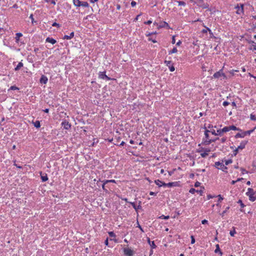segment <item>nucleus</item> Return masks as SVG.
I'll return each instance as SVG.
<instances>
[{
    "mask_svg": "<svg viewBox=\"0 0 256 256\" xmlns=\"http://www.w3.org/2000/svg\"><path fill=\"white\" fill-rule=\"evenodd\" d=\"M238 72V70H232L230 71V73L232 75H234L236 72Z\"/></svg>",
    "mask_w": 256,
    "mask_h": 256,
    "instance_id": "nucleus-48",
    "label": "nucleus"
},
{
    "mask_svg": "<svg viewBox=\"0 0 256 256\" xmlns=\"http://www.w3.org/2000/svg\"><path fill=\"white\" fill-rule=\"evenodd\" d=\"M32 124H33L34 126L36 128H39L40 126V122L39 120H36L35 122H33Z\"/></svg>",
    "mask_w": 256,
    "mask_h": 256,
    "instance_id": "nucleus-21",
    "label": "nucleus"
},
{
    "mask_svg": "<svg viewBox=\"0 0 256 256\" xmlns=\"http://www.w3.org/2000/svg\"><path fill=\"white\" fill-rule=\"evenodd\" d=\"M177 52H178L177 48H174L172 50L169 52L168 54H172L176 53Z\"/></svg>",
    "mask_w": 256,
    "mask_h": 256,
    "instance_id": "nucleus-31",
    "label": "nucleus"
},
{
    "mask_svg": "<svg viewBox=\"0 0 256 256\" xmlns=\"http://www.w3.org/2000/svg\"><path fill=\"white\" fill-rule=\"evenodd\" d=\"M214 252L216 253L219 252L220 255V256H222V252L220 251L218 244H216V249L215 250Z\"/></svg>",
    "mask_w": 256,
    "mask_h": 256,
    "instance_id": "nucleus-23",
    "label": "nucleus"
},
{
    "mask_svg": "<svg viewBox=\"0 0 256 256\" xmlns=\"http://www.w3.org/2000/svg\"><path fill=\"white\" fill-rule=\"evenodd\" d=\"M170 218V216H164V215H162L161 216H160L159 217V218L160 219H164V220H168V218Z\"/></svg>",
    "mask_w": 256,
    "mask_h": 256,
    "instance_id": "nucleus-36",
    "label": "nucleus"
},
{
    "mask_svg": "<svg viewBox=\"0 0 256 256\" xmlns=\"http://www.w3.org/2000/svg\"><path fill=\"white\" fill-rule=\"evenodd\" d=\"M228 130L227 126H225L222 129L218 130L216 134H218V136H222L224 132H228Z\"/></svg>",
    "mask_w": 256,
    "mask_h": 256,
    "instance_id": "nucleus-9",
    "label": "nucleus"
},
{
    "mask_svg": "<svg viewBox=\"0 0 256 256\" xmlns=\"http://www.w3.org/2000/svg\"><path fill=\"white\" fill-rule=\"evenodd\" d=\"M108 234L110 237H112V238H116V234L113 232H108Z\"/></svg>",
    "mask_w": 256,
    "mask_h": 256,
    "instance_id": "nucleus-35",
    "label": "nucleus"
},
{
    "mask_svg": "<svg viewBox=\"0 0 256 256\" xmlns=\"http://www.w3.org/2000/svg\"><path fill=\"white\" fill-rule=\"evenodd\" d=\"M247 143L248 140L242 141L240 142V146H238V148L236 149L235 152H236V153L238 152L239 150H243L245 148L246 145L247 144Z\"/></svg>",
    "mask_w": 256,
    "mask_h": 256,
    "instance_id": "nucleus-6",
    "label": "nucleus"
},
{
    "mask_svg": "<svg viewBox=\"0 0 256 256\" xmlns=\"http://www.w3.org/2000/svg\"><path fill=\"white\" fill-rule=\"evenodd\" d=\"M41 179L43 182H46V180H48V178L47 174H44L41 176Z\"/></svg>",
    "mask_w": 256,
    "mask_h": 256,
    "instance_id": "nucleus-24",
    "label": "nucleus"
},
{
    "mask_svg": "<svg viewBox=\"0 0 256 256\" xmlns=\"http://www.w3.org/2000/svg\"><path fill=\"white\" fill-rule=\"evenodd\" d=\"M57 0H42V1H44L46 2H50L52 4L55 5L56 4V1Z\"/></svg>",
    "mask_w": 256,
    "mask_h": 256,
    "instance_id": "nucleus-28",
    "label": "nucleus"
},
{
    "mask_svg": "<svg viewBox=\"0 0 256 256\" xmlns=\"http://www.w3.org/2000/svg\"><path fill=\"white\" fill-rule=\"evenodd\" d=\"M160 28L168 27V24L167 22H164L159 26Z\"/></svg>",
    "mask_w": 256,
    "mask_h": 256,
    "instance_id": "nucleus-29",
    "label": "nucleus"
},
{
    "mask_svg": "<svg viewBox=\"0 0 256 256\" xmlns=\"http://www.w3.org/2000/svg\"><path fill=\"white\" fill-rule=\"evenodd\" d=\"M220 140V138H214L213 140H210L208 141V144H210L212 143V142H215L217 140Z\"/></svg>",
    "mask_w": 256,
    "mask_h": 256,
    "instance_id": "nucleus-34",
    "label": "nucleus"
},
{
    "mask_svg": "<svg viewBox=\"0 0 256 256\" xmlns=\"http://www.w3.org/2000/svg\"><path fill=\"white\" fill-rule=\"evenodd\" d=\"M138 227L140 230L142 232H144L143 228H142V226L140 224L138 225Z\"/></svg>",
    "mask_w": 256,
    "mask_h": 256,
    "instance_id": "nucleus-64",
    "label": "nucleus"
},
{
    "mask_svg": "<svg viewBox=\"0 0 256 256\" xmlns=\"http://www.w3.org/2000/svg\"><path fill=\"white\" fill-rule=\"evenodd\" d=\"M80 6L82 7L88 8L89 6V4L86 2H82Z\"/></svg>",
    "mask_w": 256,
    "mask_h": 256,
    "instance_id": "nucleus-25",
    "label": "nucleus"
},
{
    "mask_svg": "<svg viewBox=\"0 0 256 256\" xmlns=\"http://www.w3.org/2000/svg\"><path fill=\"white\" fill-rule=\"evenodd\" d=\"M81 2L80 0H72L73 4L77 8L80 6Z\"/></svg>",
    "mask_w": 256,
    "mask_h": 256,
    "instance_id": "nucleus-17",
    "label": "nucleus"
},
{
    "mask_svg": "<svg viewBox=\"0 0 256 256\" xmlns=\"http://www.w3.org/2000/svg\"><path fill=\"white\" fill-rule=\"evenodd\" d=\"M46 42H48L51 43L52 44H55L56 42V40H55L54 39L52 38H50V37H48L46 38Z\"/></svg>",
    "mask_w": 256,
    "mask_h": 256,
    "instance_id": "nucleus-13",
    "label": "nucleus"
},
{
    "mask_svg": "<svg viewBox=\"0 0 256 256\" xmlns=\"http://www.w3.org/2000/svg\"><path fill=\"white\" fill-rule=\"evenodd\" d=\"M230 209V207L229 206H228L226 208V210L222 212V214H220V215L222 216H224V214H226L227 212L228 211V210Z\"/></svg>",
    "mask_w": 256,
    "mask_h": 256,
    "instance_id": "nucleus-32",
    "label": "nucleus"
},
{
    "mask_svg": "<svg viewBox=\"0 0 256 256\" xmlns=\"http://www.w3.org/2000/svg\"><path fill=\"white\" fill-rule=\"evenodd\" d=\"M256 129V126L252 130L244 132V136H246V135H250Z\"/></svg>",
    "mask_w": 256,
    "mask_h": 256,
    "instance_id": "nucleus-20",
    "label": "nucleus"
},
{
    "mask_svg": "<svg viewBox=\"0 0 256 256\" xmlns=\"http://www.w3.org/2000/svg\"><path fill=\"white\" fill-rule=\"evenodd\" d=\"M213 78H222L224 79H226L227 76L222 72V69L220 70L219 71L214 73L213 75Z\"/></svg>",
    "mask_w": 256,
    "mask_h": 256,
    "instance_id": "nucleus-2",
    "label": "nucleus"
},
{
    "mask_svg": "<svg viewBox=\"0 0 256 256\" xmlns=\"http://www.w3.org/2000/svg\"><path fill=\"white\" fill-rule=\"evenodd\" d=\"M236 234V232L235 230V228L232 227V230L230 231V234L232 236H234Z\"/></svg>",
    "mask_w": 256,
    "mask_h": 256,
    "instance_id": "nucleus-27",
    "label": "nucleus"
},
{
    "mask_svg": "<svg viewBox=\"0 0 256 256\" xmlns=\"http://www.w3.org/2000/svg\"><path fill=\"white\" fill-rule=\"evenodd\" d=\"M208 32H209L211 34H212V30L207 27H206V28L202 30V32L204 34Z\"/></svg>",
    "mask_w": 256,
    "mask_h": 256,
    "instance_id": "nucleus-26",
    "label": "nucleus"
},
{
    "mask_svg": "<svg viewBox=\"0 0 256 256\" xmlns=\"http://www.w3.org/2000/svg\"><path fill=\"white\" fill-rule=\"evenodd\" d=\"M250 118L252 120H256V116L252 114L250 115Z\"/></svg>",
    "mask_w": 256,
    "mask_h": 256,
    "instance_id": "nucleus-38",
    "label": "nucleus"
},
{
    "mask_svg": "<svg viewBox=\"0 0 256 256\" xmlns=\"http://www.w3.org/2000/svg\"><path fill=\"white\" fill-rule=\"evenodd\" d=\"M150 244L152 248H155L156 247V245L154 244V241H152L151 242Z\"/></svg>",
    "mask_w": 256,
    "mask_h": 256,
    "instance_id": "nucleus-42",
    "label": "nucleus"
},
{
    "mask_svg": "<svg viewBox=\"0 0 256 256\" xmlns=\"http://www.w3.org/2000/svg\"><path fill=\"white\" fill-rule=\"evenodd\" d=\"M244 4H240V6L238 4L235 8L237 10L236 12L238 14H244Z\"/></svg>",
    "mask_w": 256,
    "mask_h": 256,
    "instance_id": "nucleus-4",
    "label": "nucleus"
},
{
    "mask_svg": "<svg viewBox=\"0 0 256 256\" xmlns=\"http://www.w3.org/2000/svg\"><path fill=\"white\" fill-rule=\"evenodd\" d=\"M98 78L100 79L110 80V78L106 74V72H100L98 74Z\"/></svg>",
    "mask_w": 256,
    "mask_h": 256,
    "instance_id": "nucleus-8",
    "label": "nucleus"
},
{
    "mask_svg": "<svg viewBox=\"0 0 256 256\" xmlns=\"http://www.w3.org/2000/svg\"><path fill=\"white\" fill-rule=\"evenodd\" d=\"M210 152V150L208 149L206 150L204 152H202L200 154V156L202 158H206L207 156H208V152Z\"/></svg>",
    "mask_w": 256,
    "mask_h": 256,
    "instance_id": "nucleus-19",
    "label": "nucleus"
},
{
    "mask_svg": "<svg viewBox=\"0 0 256 256\" xmlns=\"http://www.w3.org/2000/svg\"><path fill=\"white\" fill-rule=\"evenodd\" d=\"M200 184H201L200 182H196L194 184V186L195 187H198V186H200Z\"/></svg>",
    "mask_w": 256,
    "mask_h": 256,
    "instance_id": "nucleus-53",
    "label": "nucleus"
},
{
    "mask_svg": "<svg viewBox=\"0 0 256 256\" xmlns=\"http://www.w3.org/2000/svg\"><path fill=\"white\" fill-rule=\"evenodd\" d=\"M213 128H216V126H214L212 124H208V125L207 127H204V128L206 129V128H208L210 129V130H212Z\"/></svg>",
    "mask_w": 256,
    "mask_h": 256,
    "instance_id": "nucleus-40",
    "label": "nucleus"
},
{
    "mask_svg": "<svg viewBox=\"0 0 256 256\" xmlns=\"http://www.w3.org/2000/svg\"><path fill=\"white\" fill-rule=\"evenodd\" d=\"M246 195L248 196L249 200L251 202H254L256 200V192L252 188H248V191L246 192Z\"/></svg>",
    "mask_w": 256,
    "mask_h": 256,
    "instance_id": "nucleus-1",
    "label": "nucleus"
},
{
    "mask_svg": "<svg viewBox=\"0 0 256 256\" xmlns=\"http://www.w3.org/2000/svg\"><path fill=\"white\" fill-rule=\"evenodd\" d=\"M148 40L154 43H156L157 42L155 40L152 39L151 38H148Z\"/></svg>",
    "mask_w": 256,
    "mask_h": 256,
    "instance_id": "nucleus-58",
    "label": "nucleus"
},
{
    "mask_svg": "<svg viewBox=\"0 0 256 256\" xmlns=\"http://www.w3.org/2000/svg\"><path fill=\"white\" fill-rule=\"evenodd\" d=\"M238 204H240V206H241L242 208H244V207L245 206H244V204H243V202H242V200H238Z\"/></svg>",
    "mask_w": 256,
    "mask_h": 256,
    "instance_id": "nucleus-44",
    "label": "nucleus"
},
{
    "mask_svg": "<svg viewBox=\"0 0 256 256\" xmlns=\"http://www.w3.org/2000/svg\"><path fill=\"white\" fill-rule=\"evenodd\" d=\"M217 197H218V202H220L222 200H224L223 197L220 194L218 195L217 196Z\"/></svg>",
    "mask_w": 256,
    "mask_h": 256,
    "instance_id": "nucleus-46",
    "label": "nucleus"
},
{
    "mask_svg": "<svg viewBox=\"0 0 256 256\" xmlns=\"http://www.w3.org/2000/svg\"><path fill=\"white\" fill-rule=\"evenodd\" d=\"M152 23V21L151 20H148L146 22H144V24H150Z\"/></svg>",
    "mask_w": 256,
    "mask_h": 256,
    "instance_id": "nucleus-55",
    "label": "nucleus"
},
{
    "mask_svg": "<svg viewBox=\"0 0 256 256\" xmlns=\"http://www.w3.org/2000/svg\"><path fill=\"white\" fill-rule=\"evenodd\" d=\"M22 36V34L20 32H18L16 34L15 40L16 43H18L20 38Z\"/></svg>",
    "mask_w": 256,
    "mask_h": 256,
    "instance_id": "nucleus-16",
    "label": "nucleus"
},
{
    "mask_svg": "<svg viewBox=\"0 0 256 256\" xmlns=\"http://www.w3.org/2000/svg\"><path fill=\"white\" fill-rule=\"evenodd\" d=\"M232 161L231 159L227 160H224V164L225 166L228 165L229 164L232 163Z\"/></svg>",
    "mask_w": 256,
    "mask_h": 256,
    "instance_id": "nucleus-33",
    "label": "nucleus"
},
{
    "mask_svg": "<svg viewBox=\"0 0 256 256\" xmlns=\"http://www.w3.org/2000/svg\"><path fill=\"white\" fill-rule=\"evenodd\" d=\"M220 142H222V143H224L226 142V137H224L222 138L220 140Z\"/></svg>",
    "mask_w": 256,
    "mask_h": 256,
    "instance_id": "nucleus-50",
    "label": "nucleus"
},
{
    "mask_svg": "<svg viewBox=\"0 0 256 256\" xmlns=\"http://www.w3.org/2000/svg\"><path fill=\"white\" fill-rule=\"evenodd\" d=\"M52 26H58V27H60V25L58 24V23H56V22H54V23L52 24Z\"/></svg>",
    "mask_w": 256,
    "mask_h": 256,
    "instance_id": "nucleus-54",
    "label": "nucleus"
},
{
    "mask_svg": "<svg viewBox=\"0 0 256 256\" xmlns=\"http://www.w3.org/2000/svg\"><path fill=\"white\" fill-rule=\"evenodd\" d=\"M175 182H168V184H166V186H168V187H172V186H175L176 185L174 184Z\"/></svg>",
    "mask_w": 256,
    "mask_h": 256,
    "instance_id": "nucleus-41",
    "label": "nucleus"
},
{
    "mask_svg": "<svg viewBox=\"0 0 256 256\" xmlns=\"http://www.w3.org/2000/svg\"><path fill=\"white\" fill-rule=\"evenodd\" d=\"M190 238H191V244H193L195 242V239H194V238L193 236H190Z\"/></svg>",
    "mask_w": 256,
    "mask_h": 256,
    "instance_id": "nucleus-49",
    "label": "nucleus"
},
{
    "mask_svg": "<svg viewBox=\"0 0 256 256\" xmlns=\"http://www.w3.org/2000/svg\"><path fill=\"white\" fill-rule=\"evenodd\" d=\"M104 244L106 245V246H108V238H107L106 240L104 241Z\"/></svg>",
    "mask_w": 256,
    "mask_h": 256,
    "instance_id": "nucleus-63",
    "label": "nucleus"
},
{
    "mask_svg": "<svg viewBox=\"0 0 256 256\" xmlns=\"http://www.w3.org/2000/svg\"><path fill=\"white\" fill-rule=\"evenodd\" d=\"M178 6H186V3L183 1H179V2H178Z\"/></svg>",
    "mask_w": 256,
    "mask_h": 256,
    "instance_id": "nucleus-47",
    "label": "nucleus"
},
{
    "mask_svg": "<svg viewBox=\"0 0 256 256\" xmlns=\"http://www.w3.org/2000/svg\"><path fill=\"white\" fill-rule=\"evenodd\" d=\"M242 174H244V173H247L248 172L246 170H244V168L242 169Z\"/></svg>",
    "mask_w": 256,
    "mask_h": 256,
    "instance_id": "nucleus-62",
    "label": "nucleus"
},
{
    "mask_svg": "<svg viewBox=\"0 0 256 256\" xmlns=\"http://www.w3.org/2000/svg\"><path fill=\"white\" fill-rule=\"evenodd\" d=\"M74 36V32H72L69 35H64L63 39L64 40H70Z\"/></svg>",
    "mask_w": 256,
    "mask_h": 256,
    "instance_id": "nucleus-15",
    "label": "nucleus"
},
{
    "mask_svg": "<svg viewBox=\"0 0 256 256\" xmlns=\"http://www.w3.org/2000/svg\"><path fill=\"white\" fill-rule=\"evenodd\" d=\"M202 223L203 224H205L208 223V221L206 220H204L202 221Z\"/></svg>",
    "mask_w": 256,
    "mask_h": 256,
    "instance_id": "nucleus-57",
    "label": "nucleus"
},
{
    "mask_svg": "<svg viewBox=\"0 0 256 256\" xmlns=\"http://www.w3.org/2000/svg\"><path fill=\"white\" fill-rule=\"evenodd\" d=\"M244 136H244V132H242V133H238L235 136V138H243Z\"/></svg>",
    "mask_w": 256,
    "mask_h": 256,
    "instance_id": "nucleus-22",
    "label": "nucleus"
},
{
    "mask_svg": "<svg viewBox=\"0 0 256 256\" xmlns=\"http://www.w3.org/2000/svg\"><path fill=\"white\" fill-rule=\"evenodd\" d=\"M30 18L32 20V24H34L36 22L34 20L33 14H31L30 16Z\"/></svg>",
    "mask_w": 256,
    "mask_h": 256,
    "instance_id": "nucleus-45",
    "label": "nucleus"
},
{
    "mask_svg": "<svg viewBox=\"0 0 256 256\" xmlns=\"http://www.w3.org/2000/svg\"><path fill=\"white\" fill-rule=\"evenodd\" d=\"M150 194L151 195V196H156V193L154 192H150Z\"/></svg>",
    "mask_w": 256,
    "mask_h": 256,
    "instance_id": "nucleus-59",
    "label": "nucleus"
},
{
    "mask_svg": "<svg viewBox=\"0 0 256 256\" xmlns=\"http://www.w3.org/2000/svg\"><path fill=\"white\" fill-rule=\"evenodd\" d=\"M189 192L192 194H194L196 192L198 193L200 196H202L204 193V190H196L194 188H191Z\"/></svg>",
    "mask_w": 256,
    "mask_h": 256,
    "instance_id": "nucleus-10",
    "label": "nucleus"
},
{
    "mask_svg": "<svg viewBox=\"0 0 256 256\" xmlns=\"http://www.w3.org/2000/svg\"><path fill=\"white\" fill-rule=\"evenodd\" d=\"M210 132V130H206L204 132V135L206 138H208L209 137L208 132Z\"/></svg>",
    "mask_w": 256,
    "mask_h": 256,
    "instance_id": "nucleus-39",
    "label": "nucleus"
},
{
    "mask_svg": "<svg viewBox=\"0 0 256 256\" xmlns=\"http://www.w3.org/2000/svg\"><path fill=\"white\" fill-rule=\"evenodd\" d=\"M164 64H166V66H168L170 70V72H174L175 70L174 67L172 65V62L170 60H165Z\"/></svg>",
    "mask_w": 256,
    "mask_h": 256,
    "instance_id": "nucleus-7",
    "label": "nucleus"
},
{
    "mask_svg": "<svg viewBox=\"0 0 256 256\" xmlns=\"http://www.w3.org/2000/svg\"><path fill=\"white\" fill-rule=\"evenodd\" d=\"M9 90H18L19 88L17 86H11L10 87Z\"/></svg>",
    "mask_w": 256,
    "mask_h": 256,
    "instance_id": "nucleus-43",
    "label": "nucleus"
},
{
    "mask_svg": "<svg viewBox=\"0 0 256 256\" xmlns=\"http://www.w3.org/2000/svg\"><path fill=\"white\" fill-rule=\"evenodd\" d=\"M181 44H182V42H181L180 40H179L176 42V46H180V45Z\"/></svg>",
    "mask_w": 256,
    "mask_h": 256,
    "instance_id": "nucleus-61",
    "label": "nucleus"
},
{
    "mask_svg": "<svg viewBox=\"0 0 256 256\" xmlns=\"http://www.w3.org/2000/svg\"><path fill=\"white\" fill-rule=\"evenodd\" d=\"M227 129L228 130V131L229 132L230 130H240L239 128H236V126L232 125L229 126H227Z\"/></svg>",
    "mask_w": 256,
    "mask_h": 256,
    "instance_id": "nucleus-14",
    "label": "nucleus"
},
{
    "mask_svg": "<svg viewBox=\"0 0 256 256\" xmlns=\"http://www.w3.org/2000/svg\"><path fill=\"white\" fill-rule=\"evenodd\" d=\"M124 252L126 256H133L134 254V251L130 248H124Z\"/></svg>",
    "mask_w": 256,
    "mask_h": 256,
    "instance_id": "nucleus-5",
    "label": "nucleus"
},
{
    "mask_svg": "<svg viewBox=\"0 0 256 256\" xmlns=\"http://www.w3.org/2000/svg\"><path fill=\"white\" fill-rule=\"evenodd\" d=\"M136 2L132 1L131 2V6H132L134 7V6H136Z\"/></svg>",
    "mask_w": 256,
    "mask_h": 256,
    "instance_id": "nucleus-56",
    "label": "nucleus"
},
{
    "mask_svg": "<svg viewBox=\"0 0 256 256\" xmlns=\"http://www.w3.org/2000/svg\"><path fill=\"white\" fill-rule=\"evenodd\" d=\"M40 81L41 84H46L48 81V78L46 76L42 75Z\"/></svg>",
    "mask_w": 256,
    "mask_h": 256,
    "instance_id": "nucleus-12",
    "label": "nucleus"
},
{
    "mask_svg": "<svg viewBox=\"0 0 256 256\" xmlns=\"http://www.w3.org/2000/svg\"><path fill=\"white\" fill-rule=\"evenodd\" d=\"M175 42H176V40H175L174 36H172V44H174Z\"/></svg>",
    "mask_w": 256,
    "mask_h": 256,
    "instance_id": "nucleus-60",
    "label": "nucleus"
},
{
    "mask_svg": "<svg viewBox=\"0 0 256 256\" xmlns=\"http://www.w3.org/2000/svg\"><path fill=\"white\" fill-rule=\"evenodd\" d=\"M108 182L116 183V180H106L104 182V184H106Z\"/></svg>",
    "mask_w": 256,
    "mask_h": 256,
    "instance_id": "nucleus-37",
    "label": "nucleus"
},
{
    "mask_svg": "<svg viewBox=\"0 0 256 256\" xmlns=\"http://www.w3.org/2000/svg\"><path fill=\"white\" fill-rule=\"evenodd\" d=\"M210 132H211L213 135L218 136V134H216V132L214 130H210Z\"/></svg>",
    "mask_w": 256,
    "mask_h": 256,
    "instance_id": "nucleus-51",
    "label": "nucleus"
},
{
    "mask_svg": "<svg viewBox=\"0 0 256 256\" xmlns=\"http://www.w3.org/2000/svg\"><path fill=\"white\" fill-rule=\"evenodd\" d=\"M215 166L217 168L220 169L223 172H226V170L228 169L227 167L225 166V164L220 162H215Z\"/></svg>",
    "mask_w": 256,
    "mask_h": 256,
    "instance_id": "nucleus-3",
    "label": "nucleus"
},
{
    "mask_svg": "<svg viewBox=\"0 0 256 256\" xmlns=\"http://www.w3.org/2000/svg\"><path fill=\"white\" fill-rule=\"evenodd\" d=\"M229 104H230L229 102H228L227 101H224L223 102L222 105L224 106H228Z\"/></svg>",
    "mask_w": 256,
    "mask_h": 256,
    "instance_id": "nucleus-52",
    "label": "nucleus"
},
{
    "mask_svg": "<svg viewBox=\"0 0 256 256\" xmlns=\"http://www.w3.org/2000/svg\"><path fill=\"white\" fill-rule=\"evenodd\" d=\"M154 182L158 186H160V187L162 186V185L161 184L162 183V182L161 180H157L154 181Z\"/></svg>",
    "mask_w": 256,
    "mask_h": 256,
    "instance_id": "nucleus-30",
    "label": "nucleus"
},
{
    "mask_svg": "<svg viewBox=\"0 0 256 256\" xmlns=\"http://www.w3.org/2000/svg\"><path fill=\"white\" fill-rule=\"evenodd\" d=\"M62 126L66 130H68L71 126V125L66 120H64L62 121Z\"/></svg>",
    "mask_w": 256,
    "mask_h": 256,
    "instance_id": "nucleus-11",
    "label": "nucleus"
},
{
    "mask_svg": "<svg viewBox=\"0 0 256 256\" xmlns=\"http://www.w3.org/2000/svg\"><path fill=\"white\" fill-rule=\"evenodd\" d=\"M24 64H23V63L20 62L14 68V70L15 71H18V70H20V68H22Z\"/></svg>",
    "mask_w": 256,
    "mask_h": 256,
    "instance_id": "nucleus-18",
    "label": "nucleus"
}]
</instances>
